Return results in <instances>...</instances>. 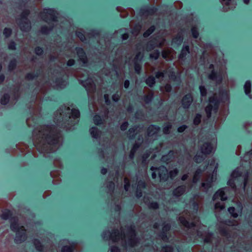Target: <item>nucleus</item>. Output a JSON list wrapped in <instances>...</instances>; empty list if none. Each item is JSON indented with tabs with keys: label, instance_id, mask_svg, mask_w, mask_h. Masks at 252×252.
Wrapping results in <instances>:
<instances>
[{
	"label": "nucleus",
	"instance_id": "nucleus-7",
	"mask_svg": "<svg viewBox=\"0 0 252 252\" xmlns=\"http://www.w3.org/2000/svg\"><path fill=\"white\" fill-rule=\"evenodd\" d=\"M216 145V140L214 138L210 142L205 143L200 147V153H198L194 158V160L200 163L205 158L207 155L211 154L215 149Z\"/></svg>",
	"mask_w": 252,
	"mask_h": 252
},
{
	"label": "nucleus",
	"instance_id": "nucleus-52",
	"mask_svg": "<svg viewBox=\"0 0 252 252\" xmlns=\"http://www.w3.org/2000/svg\"><path fill=\"white\" fill-rule=\"evenodd\" d=\"M215 207L216 209L222 210L224 208L223 203L221 204L220 202H217L215 204Z\"/></svg>",
	"mask_w": 252,
	"mask_h": 252
},
{
	"label": "nucleus",
	"instance_id": "nucleus-46",
	"mask_svg": "<svg viewBox=\"0 0 252 252\" xmlns=\"http://www.w3.org/2000/svg\"><path fill=\"white\" fill-rule=\"evenodd\" d=\"M124 188L125 189L126 191H128L129 186H130V183L128 179L126 177H125L124 178Z\"/></svg>",
	"mask_w": 252,
	"mask_h": 252
},
{
	"label": "nucleus",
	"instance_id": "nucleus-47",
	"mask_svg": "<svg viewBox=\"0 0 252 252\" xmlns=\"http://www.w3.org/2000/svg\"><path fill=\"white\" fill-rule=\"evenodd\" d=\"M161 91H165L166 92H170L171 90V86L170 84H166L164 87H161L160 88Z\"/></svg>",
	"mask_w": 252,
	"mask_h": 252
},
{
	"label": "nucleus",
	"instance_id": "nucleus-17",
	"mask_svg": "<svg viewBox=\"0 0 252 252\" xmlns=\"http://www.w3.org/2000/svg\"><path fill=\"white\" fill-rule=\"evenodd\" d=\"M224 189H221L218 190L213 196V200H216L218 199H220L222 201L226 200L227 197L225 196V192L223 190Z\"/></svg>",
	"mask_w": 252,
	"mask_h": 252
},
{
	"label": "nucleus",
	"instance_id": "nucleus-38",
	"mask_svg": "<svg viewBox=\"0 0 252 252\" xmlns=\"http://www.w3.org/2000/svg\"><path fill=\"white\" fill-rule=\"evenodd\" d=\"M76 35L82 41H84L85 40V36L82 30L76 32Z\"/></svg>",
	"mask_w": 252,
	"mask_h": 252
},
{
	"label": "nucleus",
	"instance_id": "nucleus-15",
	"mask_svg": "<svg viewBox=\"0 0 252 252\" xmlns=\"http://www.w3.org/2000/svg\"><path fill=\"white\" fill-rule=\"evenodd\" d=\"M143 57V55H142L141 53L139 52L136 54L135 57L134 58V69L135 72L138 74H139L141 71V66L139 63H138V62L139 61L140 62Z\"/></svg>",
	"mask_w": 252,
	"mask_h": 252
},
{
	"label": "nucleus",
	"instance_id": "nucleus-31",
	"mask_svg": "<svg viewBox=\"0 0 252 252\" xmlns=\"http://www.w3.org/2000/svg\"><path fill=\"white\" fill-rule=\"evenodd\" d=\"M67 83L65 81H63L61 79H59L57 81L56 87L58 89H63L67 85Z\"/></svg>",
	"mask_w": 252,
	"mask_h": 252
},
{
	"label": "nucleus",
	"instance_id": "nucleus-21",
	"mask_svg": "<svg viewBox=\"0 0 252 252\" xmlns=\"http://www.w3.org/2000/svg\"><path fill=\"white\" fill-rule=\"evenodd\" d=\"M220 2L223 5V10L224 11H227L228 10L235 7V6L231 7L229 6L231 3V0H220Z\"/></svg>",
	"mask_w": 252,
	"mask_h": 252
},
{
	"label": "nucleus",
	"instance_id": "nucleus-41",
	"mask_svg": "<svg viewBox=\"0 0 252 252\" xmlns=\"http://www.w3.org/2000/svg\"><path fill=\"white\" fill-rule=\"evenodd\" d=\"M36 122V120H35L34 118L32 117L28 118L26 123L28 126L31 127L32 126V123H33L34 124H35ZM33 126H34V125H33Z\"/></svg>",
	"mask_w": 252,
	"mask_h": 252
},
{
	"label": "nucleus",
	"instance_id": "nucleus-55",
	"mask_svg": "<svg viewBox=\"0 0 252 252\" xmlns=\"http://www.w3.org/2000/svg\"><path fill=\"white\" fill-rule=\"evenodd\" d=\"M51 28L49 29L46 27H42V28L41 29V32L42 33H43L44 34H47L49 33L50 31H51Z\"/></svg>",
	"mask_w": 252,
	"mask_h": 252
},
{
	"label": "nucleus",
	"instance_id": "nucleus-59",
	"mask_svg": "<svg viewBox=\"0 0 252 252\" xmlns=\"http://www.w3.org/2000/svg\"><path fill=\"white\" fill-rule=\"evenodd\" d=\"M16 66V62L15 61H12L10 62L9 64V69L10 70H13Z\"/></svg>",
	"mask_w": 252,
	"mask_h": 252
},
{
	"label": "nucleus",
	"instance_id": "nucleus-39",
	"mask_svg": "<svg viewBox=\"0 0 252 252\" xmlns=\"http://www.w3.org/2000/svg\"><path fill=\"white\" fill-rule=\"evenodd\" d=\"M94 122L95 125H98L102 124L103 120L99 116L95 115L94 117Z\"/></svg>",
	"mask_w": 252,
	"mask_h": 252
},
{
	"label": "nucleus",
	"instance_id": "nucleus-57",
	"mask_svg": "<svg viewBox=\"0 0 252 252\" xmlns=\"http://www.w3.org/2000/svg\"><path fill=\"white\" fill-rule=\"evenodd\" d=\"M233 179L234 178H231V179H229L227 182V184L230 186L233 189H234L236 186L234 183Z\"/></svg>",
	"mask_w": 252,
	"mask_h": 252
},
{
	"label": "nucleus",
	"instance_id": "nucleus-3",
	"mask_svg": "<svg viewBox=\"0 0 252 252\" xmlns=\"http://www.w3.org/2000/svg\"><path fill=\"white\" fill-rule=\"evenodd\" d=\"M109 239L113 242H117L121 241L122 245L124 247L128 245L133 247L139 243V240L136 237L135 231L130 227L127 230L126 234L124 232H121L119 230H114L109 235Z\"/></svg>",
	"mask_w": 252,
	"mask_h": 252
},
{
	"label": "nucleus",
	"instance_id": "nucleus-28",
	"mask_svg": "<svg viewBox=\"0 0 252 252\" xmlns=\"http://www.w3.org/2000/svg\"><path fill=\"white\" fill-rule=\"evenodd\" d=\"M203 175V173L200 169H197L193 177L192 181L194 183H196L200 178V177Z\"/></svg>",
	"mask_w": 252,
	"mask_h": 252
},
{
	"label": "nucleus",
	"instance_id": "nucleus-1",
	"mask_svg": "<svg viewBox=\"0 0 252 252\" xmlns=\"http://www.w3.org/2000/svg\"><path fill=\"white\" fill-rule=\"evenodd\" d=\"M63 137L55 126H40L33 131V142L36 149L44 157L56 151L62 145Z\"/></svg>",
	"mask_w": 252,
	"mask_h": 252
},
{
	"label": "nucleus",
	"instance_id": "nucleus-32",
	"mask_svg": "<svg viewBox=\"0 0 252 252\" xmlns=\"http://www.w3.org/2000/svg\"><path fill=\"white\" fill-rule=\"evenodd\" d=\"M76 245L72 244L70 246H64L62 250V252H72L74 249L75 248Z\"/></svg>",
	"mask_w": 252,
	"mask_h": 252
},
{
	"label": "nucleus",
	"instance_id": "nucleus-12",
	"mask_svg": "<svg viewBox=\"0 0 252 252\" xmlns=\"http://www.w3.org/2000/svg\"><path fill=\"white\" fill-rule=\"evenodd\" d=\"M226 76V68L225 66H222L220 67L218 73H216L215 71H213L209 76V78L210 79L216 81L217 83L220 84Z\"/></svg>",
	"mask_w": 252,
	"mask_h": 252
},
{
	"label": "nucleus",
	"instance_id": "nucleus-44",
	"mask_svg": "<svg viewBox=\"0 0 252 252\" xmlns=\"http://www.w3.org/2000/svg\"><path fill=\"white\" fill-rule=\"evenodd\" d=\"M159 56V52L158 50L154 51L150 54V58L155 60L158 59Z\"/></svg>",
	"mask_w": 252,
	"mask_h": 252
},
{
	"label": "nucleus",
	"instance_id": "nucleus-37",
	"mask_svg": "<svg viewBox=\"0 0 252 252\" xmlns=\"http://www.w3.org/2000/svg\"><path fill=\"white\" fill-rule=\"evenodd\" d=\"M241 176V173L239 171V168H238L234 170L231 175V177L232 178H236Z\"/></svg>",
	"mask_w": 252,
	"mask_h": 252
},
{
	"label": "nucleus",
	"instance_id": "nucleus-23",
	"mask_svg": "<svg viewBox=\"0 0 252 252\" xmlns=\"http://www.w3.org/2000/svg\"><path fill=\"white\" fill-rule=\"evenodd\" d=\"M185 191L186 188L185 186H179L174 190L173 194L174 196L178 197L183 194Z\"/></svg>",
	"mask_w": 252,
	"mask_h": 252
},
{
	"label": "nucleus",
	"instance_id": "nucleus-25",
	"mask_svg": "<svg viewBox=\"0 0 252 252\" xmlns=\"http://www.w3.org/2000/svg\"><path fill=\"white\" fill-rule=\"evenodd\" d=\"M189 53V47L188 46H184L179 55V58L180 60H183L187 54Z\"/></svg>",
	"mask_w": 252,
	"mask_h": 252
},
{
	"label": "nucleus",
	"instance_id": "nucleus-42",
	"mask_svg": "<svg viewBox=\"0 0 252 252\" xmlns=\"http://www.w3.org/2000/svg\"><path fill=\"white\" fill-rule=\"evenodd\" d=\"M9 99V96L6 94H4L1 99V103L3 105H5L7 103Z\"/></svg>",
	"mask_w": 252,
	"mask_h": 252
},
{
	"label": "nucleus",
	"instance_id": "nucleus-49",
	"mask_svg": "<svg viewBox=\"0 0 252 252\" xmlns=\"http://www.w3.org/2000/svg\"><path fill=\"white\" fill-rule=\"evenodd\" d=\"M171 128V125L170 124H167L165 126L163 129V133L165 134H168L169 133L170 130Z\"/></svg>",
	"mask_w": 252,
	"mask_h": 252
},
{
	"label": "nucleus",
	"instance_id": "nucleus-6",
	"mask_svg": "<svg viewBox=\"0 0 252 252\" xmlns=\"http://www.w3.org/2000/svg\"><path fill=\"white\" fill-rule=\"evenodd\" d=\"M179 220L180 223L188 228L196 229L200 225L199 218L192 214L185 212L179 217Z\"/></svg>",
	"mask_w": 252,
	"mask_h": 252
},
{
	"label": "nucleus",
	"instance_id": "nucleus-50",
	"mask_svg": "<svg viewBox=\"0 0 252 252\" xmlns=\"http://www.w3.org/2000/svg\"><path fill=\"white\" fill-rule=\"evenodd\" d=\"M191 32L194 38H196L198 36V32L196 27H192L191 29Z\"/></svg>",
	"mask_w": 252,
	"mask_h": 252
},
{
	"label": "nucleus",
	"instance_id": "nucleus-51",
	"mask_svg": "<svg viewBox=\"0 0 252 252\" xmlns=\"http://www.w3.org/2000/svg\"><path fill=\"white\" fill-rule=\"evenodd\" d=\"M199 89L201 93V95L202 96H205L207 94V91L204 86H200L199 87Z\"/></svg>",
	"mask_w": 252,
	"mask_h": 252
},
{
	"label": "nucleus",
	"instance_id": "nucleus-43",
	"mask_svg": "<svg viewBox=\"0 0 252 252\" xmlns=\"http://www.w3.org/2000/svg\"><path fill=\"white\" fill-rule=\"evenodd\" d=\"M201 115L198 114H197L194 119V120H193V123L195 125H198L200 124V122H201Z\"/></svg>",
	"mask_w": 252,
	"mask_h": 252
},
{
	"label": "nucleus",
	"instance_id": "nucleus-13",
	"mask_svg": "<svg viewBox=\"0 0 252 252\" xmlns=\"http://www.w3.org/2000/svg\"><path fill=\"white\" fill-rule=\"evenodd\" d=\"M30 14L29 10H26L23 12L21 15V22L19 26L22 31H29L31 29V24L28 19V16Z\"/></svg>",
	"mask_w": 252,
	"mask_h": 252
},
{
	"label": "nucleus",
	"instance_id": "nucleus-2",
	"mask_svg": "<svg viewBox=\"0 0 252 252\" xmlns=\"http://www.w3.org/2000/svg\"><path fill=\"white\" fill-rule=\"evenodd\" d=\"M80 112L78 109L65 105L62 106L55 114L54 122L57 126L70 130L79 122Z\"/></svg>",
	"mask_w": 252,
	"mask_h": 252
},
{
	"label": "nucleus",
	"instance_id": "nucleus-5",
	"mask_svg": "<svg viewBox=\"0 0 252 252\" xmlns=\"http://www.w3.org/2000/svg\"><path fill=\"white\" fill-rule=\"evenodd\" d=\"M75 76L80 84L86 88L89 95L94 92L95 90V85L92 79L90 77V75L87 71L80 69L76 72Z\"/></svg>",
	"mask_w": 252,
	"mask_h": 252
},
{
	"label": "nucleus",
	"instance_id": "nucleus-45",
	"mask_svg": "<svg viewBox=\"0 0 252 252\" xmlns=\"http://www.w3.org/2000/svg\"><path fill=\"white\" fill-rule=\"evenodd\" d=\"M229 213L232 215L234 218H237L238 217V214L235 213V209L234 207H229L228 209Z\"/></svg>",
	"mask_w": 252,
	"mask_h": 252
},
{
	"label": "nucleus",
	"instance_id": "nucleus-10",
	"mask_svg": "<svg viewBox=\"0 0 252 252\" xmlns=\"http://www.w3.org/2000/svg\"><path fill=\"white\" fill-rule=\"evenodd\" d=\"M151 170L153 171L155 170H157L160 180H166L169 177L173 179L178 173V170L177 169L170 171L168 173L166 168L163 166H160L158 168L152 166Z\"/></svg>",
	"mask_w": 252,
	"mask_h": 252
},
{
	"label": "nucleus",
	"instance_id": "nucleus-64",
	"mask_svg": "<svg viewBox=\"0 0 252 252\" xmlns=\"http://www.w3.org/2000/svg\"><path fill=\"white\" fill-rule=\"evenodd\" d=\"M8 48L10 49L14 50L16 48V45L14 42H11L8 45Z\"/></svg>",
	"mask_w": 252,
	"mask_h": 252
},
{
	"label": "nucleus",
	"instance_id": "nucleus-27",
	"mask_svg": "<svg viewBox=\"0 0 252 252\" xmlns=\"http://www.w3.org/2000/svg\"><path fill=\"white\" fill-rule=\"evenodd\" d=\"M90 131L92 136L95 138H98L100 133V132L95 127H92Z\"/></svg>",
	"mask_w": 252,
	"mask_h": 252
},
{
	"label": "nucleus",
	"instance_id": "nucleus-63",
	"mask_svg": "<svg viewBox=\"0 0 252 252\" xmlns=\"http://www.w3.org/2000/svg\"><path fill=\"white\" fill-rule=\"evenodd\" d=\"M128 123H127V122H125V123H123V124H122L121 125V127H120L121 129L122 130H126V129L127 128V126H128Z\"/></svg>",
	"mask_w": 252,
	"mask_h": 252
},
{
	"label": "nucleus",
	"instance_id": "nucleus-24",
	"mask_svg": "<svg viewBox=\"0 0 252 252\" xmlns=\"http://www.w3.org/2000/svg\"><path fill=\"white\" fill-rule=\"evenodd\" d=\"M245 94L249 95L250 98H252V96L251 95V83L250 81H247L244 85V87Z\"/></svg>",
	"mask_w": 252,
	"mask_h": 252
},
{
	"label": "nucleus",
	"instance_id": "nucleus-30",
	"mask_svg": "<svg viewBox=\"0 0 252 252\" xmlns=\"http://www.w3.org/2000/svg\"><path fill=\"white\" fill-rule=\"evenodd\" d=\"M139 147V145L137 143H135L133 145L132 149L131 150L129 155L130 159H133L134 154Z\"/></svg>",
	"mask_w": 252,
	"mask_h": 252
},
{
	"label": "nucleus",
	"instance_id": "nucleus-56",
	"mask_svg": "<svg viewBox=\"0 0 252 252\" xmlns=\"http://www.w3.org/2000/svg\"><path fill=\"white\" fill-rule=\"evenodd\" d=\"M165 39H162L159 42H157L155 43V47H161L163 46L164 42H165Z\"/></svg>",
	"mask_w": 252,
	"mask_h": 252
},
{
	"label": "nucleus",
	"instance_id": "nucleus-62",
	"mask_svg": "<svg viewBox=\"0 0 252 252\" xmlns=\"http://www.w3.org/2000/svg\"><path fill=\"white\" fill-rule=\"evenodd\" d=\"M35 53L38 55H40L42 54L43 50L41 48L37 47L35 49Z\"/></svg>",
	"mask_w": 252,
	"mask_h": 252
},
{
	"label": "nucleus",
	"instance_id": "nucleus-36",
	"mask_svg": "<svg viewBox=\"0 0 252 252\" xmlns=\"http://www.w3.org/2000/svg\"><path fill=\"white\" fill-rule=\"evenodd\" d=\"M153 97V93L152 91H150L148 94L144 97V101L148 103L152 100Z\"/></svg>",
	"mask_w": 252,
	"mask_h": 252
},
{
	"label": "nucleus",
	"instance_id": "nucleus-60",
	"mask_svg": "<svg viewBox=\"0 0 252 252\" xmlns=\"http://www.w3.org/2000/svg\"><path fill=\"white\" fill-rule=\"evenodd\" d=\"M158 205L157 202H152L149 204V208L156 209L158 208Z\"/></svg>",
	"mask_w": 252,
	"mask_h": 252
},
{
	"label": "nucleus",
	"instance_id": "nucleus-19",
	"mask_svg": "<svg viewBox=\"0 0 252 252\" xmlns=\"http://www.w3.org/2000/svg\"><path fill=\"white\" fill-rule=\"evenodd\" d=\"M192 97L191 94L186 95L182 99V105L184 108H188L192 102Z\"/></svg>",
	"mask_w": 252,
	"mask_h": 252
},
{
	"label": "nucleus",
	"instance_id": "nucleus-40",
	"mask_svg": "<svg viewBox=\"0 0 252 252\" xmlns=\"http://www.w3.org/2000/svg\"><path fill=\"white\" fill-rule=\"evenodd\" d=\"M136 130L137 128H131L129 129L128 134L130 138H132L137 134V132H136Z\"/></svg>",
	"mask_w": 252,
	"mask_h": 252
},
{
	"label": "nucleus",
	"instance_id": "nucleus-11",
	"mask_svg": "<svg viewBox=\"0 0 252 252\" xmlns=\"http://www.w3.org/2000/svg\"><path fill=\"white\" fill-rule=\"evenodd\" d=\"M219 103V99L216 94H214L213 96L210 97L209 104L205 108V112L208 118L211 117L212 111L215 112L217 111Z\"/></svg>",
	"mask_w": 252,
	"mask_h": 252
},
{
	"label": "nucleus",
	"instance_id": "nucleus-18",
	"mask_svg": "<svg viewBox=\"0 0 252 252\" xmlns=\"http://www.w3.org/2000/svg\"><path fill=\"white\" fill-rule=\"evenodd\" d=\"M76 51L79 60L84 64L86 63H87V58L83 49L81 48H77Z\"/></svg>",
	"mask_w": 252,
	"mask_h": 252
},
{
	"label": "nucleus",
	"instance_id": "nucleus-4",
	"mask_svg": "<svg viewBox=\"0 0 252 252\" xmlns=\"http://www.w3.org/2000/svg\"><path fill=\"white\" fill-rule=\"evenodd\" d=\"M12 214V212L9 210H5L2 212L1 217L3 220H7L10 218L11 229L16 232L15 241L16 243H21L27 238L26 231L23 226H20L17 217L11 218Z\"/></svg>",
	"mask_w": 252,
	"mask_h": 252
},
{
	"label": "nucleus",
	"instance_id": "nucleus-26",
	"mask_svg": "<svg viewBox=\"0 0 252 252\" xmlns=\"http://www.w3.org/2000/svg\"><path fill=\"white\" fill-rule=\"evenodd\" d=\"M50 174H51V177L54 178V179L53 180V184H57L58 183L56 182V180L58 181H60L59 179H60L59 177V176L60 174L59 171H58V170L53 171L51 172Z\"/></svg>",
	"mask_w": 252,
	"mask_h": 252
},
{
	"label": "nucleus",
	"instance_id": "nucleus-16",
	"mask_svg": "<svg viewBox=\"0 0 252 252\" xmlns=\"http://www.w3.org/2000/svg\"><path fill=\"white\" fill-rule=\"evenodd\" d=\"M159 130L160 128L159 127L153 125L150 126L147 129L148 136L149 137L153 136L156 138Z\"/></svg>",
	"mask_w": 252,
	"mask_h": 252
},
{
	"label": "nucleus",
	"instance_id": "nucleus-35",
	"mask_svg": "<svg viewBox=\"0 0 252 252\" xmlns=\"http://www.w3.org/2000/svg\"><path fill=\"white\" fill-rule=\"evenodd\" d=\"M155 30V28L154 26H151L149 29H148L146 32L143 33V36L144 37H148L150 34H151Z\"/></svg>",
	"mask_w": 252,
	"mask_h": 252
},
{
	"label": "nucleus",
	"instance_id": "nucleus-33",
	"mask_svg": "<svg viewBox=\"0 0 252 252\" xmlns=\"http://www.w3.org/2000/svg\"><path fill=\"white\" fill-rule=\"evenodd\" d=\"M34 245L36 249L38 251H43L44 248L43 246L40 244V242L37 240H34Z\"/></svg>",
	"mask_w": 252,
	"mask_h": 252
},
{
	"label": "nucleus",
	"instance_id": "nucleus-9",
	"mask_svg": "<svg viewBox=\"0 0 252 252\" xmlns=\"http://www.w3.org/2000/svg\"><path fill=\"white\" fill-rule=\"evenodd\" d=\"M41 18L44 21L48 23H52L53 26L55 23L59 21V14L55 10L52 9H44L40 14Z\"/></svg>",
	"mask_w": 252,
	"mask_h": 252
},
{
	"label": "nucleus",
	"instance_id": "nucleus-61",
	"mask_svg": "<svg viewBox=\"0 0 252 252\" xmlns=\"http://www.w3.org/2000/svg\"><path fill=\"white\" fill-rule=\"evenodd\" d=\"M164 73L163 72H158L156 74V77L157 79L163 78L164 77Z\"/></svg>",
	"mask_w": 252,
	"mask_h": 252
},
{
	"label": "nucleus",
	"instance_id": "nucleus-58",
	"mask_svg": "<svg viewBox=\"0 0 252 252\" xmlns=\"http://www.w3.org/2000/svg\"><path fill=\"white\" fill-rule=\"evenodd\" d=\"M157 9L154 8L148 10V15H153L157 13Z\"/></svg>",
	"mask_w": 252,
	"mask_h": 252
},
{
	"label": "nucleus",
	"instance_id": "nucleus-29",
	"mask_svg": "<svg viewBox=\"0 0 252 252\" xmlns=\"http://www.w3.org/2000/svg\"><path fill=\"white\" fill-rule=\"evenodd\" d=\"M183 40V37L182 33H178L177 36L173 38L172 42L178 44H181Z\"/></svg>",
	"mask_w": 252,
	"mask_h": 252
},
{
	"label": "nucleus",
	"instance_id": "nucleus-20",
	"mask_svg": "<svg viewBox=\"0 0 252 252\" xmlns=\"http://www.w3.org/2000/svg\"><path fill=\"white\" fill-rule=\"evenodd\" d=\"M170 225L169 224H165L162 227V232L160 235L161 239L164 241H167L168 238L167 236V232L169 230Z\"/></svg>",
	"mask_w": 252,
	"mask_h": 252
},
{
	"label": "nucleus",
	"instance_id": "nucleus-53",
	"mask_svg": "<svg viewBox=\"0 0 252 252\" xmlns=\"http://www.w3.org/2000/svg\"><path fill=\"white\" fill-rule=\"evenodd\" d=\"M11 33V30L9 28H5L3 31V34L6 37H7L10 35Z\"/></svg>",
	"mask_w": 252,
	"mask_h": 252
},
{
	"label": "nucleus",
	"instance_id": "nucleus-22",
	"mask_svg": "<svg viewBox=\"0 0 252 252\" xmlns=\"http://www.w3.org/2000/svg\"><path fill=\"white\" fill-rule=\"evenodd\" d=\"M197 235L199 237H202L204 239V241L205 243H210L212 241V235L210 233H207L205 236L201 234L199 231H197Z\"/></svg>",
	"mask_w": 252,
	"mask_h": 252
},
{
	"label": "nucleus",
	"instance_id": "nucleus-8",
	"mask_svg": "<svg viewBox=\"0 0 252 252\" xmlns=\"http://www.w3.org/2000/svg\"><path fill=\"white\" fill-rule=\"evenodd\" d=\"M217 168L218 164H215V160L213 159L211 160L209 166L207 167V169L211 168V171L213 169V173L210 172L209 174H207L203 177V179H202L203 182L202 183L201 187L203 189L204 191H207L212 187V183L213 182V173H214L215 171H216Z\"/></svg>",
	"mask_w": 252,
	"mask_h": 252
},
{
	"label": "nucleus",
	"instance_id": "nucleus-14",
	"mask_svg": "<svg viewBox=\"0 0 252 252\" xmlns=\"http://www.w3.org/2000/svg\"><path fill=\"white\" fill-rule=\"evenodd\" d=\"M176 53L171 48L164 49L162 52V56L166 60H171L175 56Z\"/></svg>",
	"mask_w": 252,
	"mask_h": 252
},
{
	"label": "nucleus",
	"instance_id": "nucleus-48",
	"mask_svg": "<svg viewBox=\"0 0 252 252\" xmlns=\"http://www.w3.org/2000/svg\"><path fill=\"white\" fill-rule=\"evenodd\" d=\"M173 152H170L166 156H164L162 157V160L164 161H166L167 163H168L170 162V161H168V157H170L171 156H172L173 155Z\"/></svg>",
	"mask_w": 252,
	"mask_h": 252
},
{
	"label": "nucleus",
	"instance_id": "nucleus-34",
	"mask_svg": "<svg viewBox=\"0 0 252 252\" xmlns=\"http://www.w3.org/2000/svg\"><path fill=\"white\" fill-rule=\"evenodd\" d=\"M146 84L150 87H152L155 83V79L152 76H149L146 80Z\"/></svg>",
	"mask_w": 252,
	"mask_h": 252
},
{
	"label": "nucleus",
	"instance_id": "nucleus-54",
	"mask_svg": "<svg viewBox=\"0 0 252 252\" xmlns=\"http://www.w3.org/2000/svg\"><path fill=\"white\" fill-rule=\"evenodd\" d=\"M162 252H172L173 248L171 247L167 246L162 248Z\"/></svg>",
	"mask_w": 252,
	"mask_h": 252
}]
</instances>
